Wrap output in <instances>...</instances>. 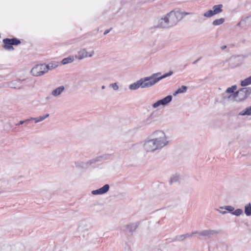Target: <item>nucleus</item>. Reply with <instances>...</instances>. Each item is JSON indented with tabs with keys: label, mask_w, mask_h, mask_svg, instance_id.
Segmentation results:
<instances>
[{
	"label": "nucleus",
	"mask_w": 251,
	"mask_h": 251,
	"mask_svg": "<svg viewBox=\"0 0 251 251\" xmlns=\"http://www.w3.org/2000/svg\"><path fill=\"white\" fill-rule=\"evenodd\" d=\"M169 143V137L162 130H157L143 141V148L147 152L161 150Z\"/></svg>",
	"instance_id": "f257e3e1"
},
{
	"label": "nucleus",
	"mask_w": 251,
	"mask_h": 251,
	"mask_svg": "<svg viewBox=\"0 0 251 251\" xmlns=\"http://www.w3.org/2000/svg\"><path fill=\"white\" fill-rule=\"evenodd\" d=\"M160 73H155L150 76L145 77L141 78L136 82L129 85V89L130 90H135L139 88H146L153 86L161 79L169 76L173 74V72L170 71L162 75Z\"/></svg>",
	"instance_id": "f03ea898"
},
{
	"label": "nucleus",
	"mask_w": 251,
	"mask_h": 251,
	"mask_svg": "<svg viewBox=\"0 0 251 251\" xmlns=\"http://www.w3.org/2000/svg\"><path fill=\"white\" fill-rule=\"evenodd\" d=\"M180 20V14L176 11H172L160 19L158 21L156 26L160 28H169L176 25Z\"/></svg>",
	"instance_id": "7ed1b4c3"
},
{
	"label": "nucleus",
	"mask_w": 251,
	"mask_h": 251,
	"mask_svg": "<svg viewBox=\"0 0 251 251\" xmlns=\"http://www.w3.org/2000/svg\"><path fill=\"white\" fill-rule=\"evenodd\" d=\"M251 94V88H243L227 97H224V99L226 100L242 101L246 100Z\"/></svg>",
	"instance_id": "20e7f679"
},
{
	"label": "nucleus",
	"mask_w": 251,
	"mask_h": 251,
	"mask_svg": "<svg viewBox=\"0 0 251 251\" xmlns=\"http://www.w3.org/2000/svg\"><path fill=\"white\" fill-rule=\"evenodd\" d=\"M47 72L48 69L46 68V65L44 64L36 65L31 71L32 75L36 76L42 75Z\"/></svg>",
	"instance_id": "39448f33"
},
{
	"label": "nucleus",
	"mask_w": 251,
	"mask_h": 251,
	"mask_svg": "<svg viewBox=\"0 0 251 251\" xmlns=\"http://www.w3.org/2000/svg\"><path fill=\"white\" fill-rule=\"evenodd\" d=\"M94 54V50L87 51L85 49H82L78 51L77 54L75 56V57L79 60H81L85 58L92 57Z\"/></svg>",
	"instance_id": "423d86ee"
},
{
	"label": "nucleus",
	"mask_w": 251,
	"mask_h": 251,
	"mask_svg": "<svg viewBox=\"0 0 251 251\" xmlns=\"http://www.w3.org/2000/svg\"><path fill=\"white\" fill-rule=\"evenodd\" d=\"M172 96L171 95H168L165 98L157 100L154 102L152 105V107L153 108H157L160 106H165L168 105L172 100Z\"/></svg>",
	"instance_id": "0eeeda50"
},
{
	"label": "nucleus",
	"mask_w": 251,
	"mask_h": 251,
	"mask_svg": "<svg viewBox=\"0 0 251 251\" xmlns=\"http://www.w3.org/2000/svg\"><path fill=\"white\" fill-rule=\"evenodd\" d=\"M218 231L212 229H206L200 232L196 231L192 232V234H198L200 237H206L210 238L218 234Z\"/></svg>",
	"instance_id": "6e6552de"
},
{
	"label": "nucleus",
	"mask_w": 251,
	"mask_h": 251,
	"mask_svg": "<svg viewBox=\"0 0 251 251\" xmlns=\"http://www.w3.org/2000/svg\"><path fill=\"white\" fill-rule=\"evenodd\" d=\"M109 190V185L108 184H105L101 188L92 191L91 193L93 195H100L105 194Z\"/></svg>",
	"instance_id": "1a4fd4ad"
},
{
	"label": "nucleus",
	"mask_w": 251,
	"mask_h": 251,
	"mask_svg": "<svg viewBox=\"0 0 251 251\" xmlns=\"http://www.w3.org/2000/svg\"><path fill=\"white\" fill-rule=\"evenodd\" d=\"M239 27L251 26V16L242 19L237 24Z\"/></svg>",
	"instance_id": "9d476101"
},
{
	"label": "nucleus",
	"mask_w": 251,
	"mask_h": 251,
	"mask_svg": "<svg viewBox=\"0 0 251 251\" xmlns=\"http://www.w3.org/2000/svg\"><path fill=\"white\" fill-rule=\"evenodd\" d=\"M65 90V87L64 86H60L56 89L52 90L51 92V95L57 97L60 96L62 92Z\"/></svg>",
	"instance_id": "9b49d317"
},
{
	"label": "nucleus",
	"mask_w": 251,
	"mask_h": 251,
	"mask_svg": "<svg viewBox=\"0 0 251 251\" xmlns=\"http://www.w3.org/2000/svg\"><path fill=\"white\" fill-rule=\"evenodd\" d=\"M6 86L10 88L20 89V82L18 80H15L6 83Z\"/></svg>",
	"instance_id": "f8f14e48"
},
{
	"label": "nucleus",
	"mask_w": 251,
	"mask_h": 251,
	"mask_svg": "<svg viewBox=\"0 0 251 251\" xmlns=\"http://www.w3.org/2000/svg\"><path fill=\"white\" fill-rule=\"evenodd\" d=\"M223 5L222 4L215 5L213 6L212 10L213 12L214 15H216L221 13L223 11Z\"/></svg>",
	"instance_id": "ddd939ff"
},
{
	"label": "nucleus",
	"mask_w": 251,
	"mask_h": 251,
	"mask_svg": "<svg viewBox=\"0 0 251 251\" xmlns=\"http://www.w3.org/2000/svg\"><path fill=\"white\" fill-rule=\"evenodd\" d=\"M10 39L6 38L3 39V42L4 44V45L3 47L6 50H13L14 49L12 45L10 43Z\"/></svg>",
	"instance_id": "4468645a"
},
{
	"label": "nucleus",
	"mask_w": 251,
	"mask_h": 251,
	"mask_svg": "<svg viewBox=\"0 0 251 251\" xmlns=\"http://www.w3.org/2000/svg\"><path fill=\"white\" fill-rule=\"evenodd\" d=\"M75 60V57L73 55H70L68 57L62 59L61 63L62 64L65 65L68 63H72Z\"/></svg>",
	"instance_id": "2eb2a0df"
},
{
	"label": "nucleus",
	"mask_w": 251,
	"mask_h": 251,
	"mask_svg": "<svg viewBox=\"0 0 251 251\" xmlns=\"http://www.w3.org/2000/svg\"><path fill=\"white\" fill-rule=\"evenodd\" d=\"M49 116V114H46L45 115L43 116H40L39 117H36V118H31V119L35 121V123H37L39 122H40L41 121H43L45 119L48 118Z\"/></svg>",
	"instance_id": "dca6fc26"
},
{
	"label": "nucleus",
	"mask_w": 251,
	"mask_h": 251,
	"mask_svg": "<svg viewBox=\"0 0 251 251\" xmlns=\"http://www.w3.org/2000/svg\"><path fill=\"white\" fill-rule=\"evenodd\" d=\"M239 115L245 116V115H251V106H249L244 110L241 111L239 113Z\"/></svg>",
	"instance_id": "f3484780"
},
{
	"label": "nucleus",
	"mask_w": 251,
	"mask_h": 251,
	"mask_svg": "<svg viewBox=\"0 0 251 251\" xmlns=\"http://www.w3.org/2000/svg\"><path fill=\"white\" fill-rule=\"evenodd\" d=\"M187 90V87L185 86H182L181 87L179 88L176 91H175L173 95L176 96L178 94L184 93L186 92Z\"/></svg>",
	"instance_id": "a211bd4d"
},
{
	"label": "nucleus",
	"mask_w": 251,
	"mask_h": 251,
	"mask_svg": "<svg viewBox=\"0 0 251 251\" xmlns=\"http://www.w3.org/2000/svg\"><path fill=\"white\" fill-rule=\"evenodd\" d=\"M251 84V75L249 77L241 80V86H247Z\"/></svg>",
	"instance_id": "6ab92c4d"
},
{
	"label": "nucleus",
	"mask_w": 251,
	"mask_h": 251,
	"mask_svg": "<svg viewBox=\"0 0 251 251\" xmlns=\"http://www.w3.org/2000/svg\"><path fill=\"white\" fill-rule=\"evenodd\" d=\"M97 161L96 159H92L86 162H81L80 163V166L83 168H86L92 164L95 163Z\"/></svg>",
	"instance_id": "aec40b11"
},
{
	"label": "nucleus",
	"mask_w": 251,
	"mask_h": 251,
	"mask_svg": "<svg viewBox=\"0 0 251 251\" xmlns=\"http://www.w3.org/2000/svg\"><path fill=\"white\" fill-rule=\"evenodd\" d=\"M224 22H225V19L221 18H220L218 19H216L214 21H213L212 22V24H213V25H216V26L219 25L223 24Z\"/></svg>",
	"instance_id": "412c9836"
},
{
	"label": "nucleus",
	"mask_w": 251,
	"mask_h": 251,
	"mask_svg": "<svg viewBox=\"0 0 251 251\" xmlns=\"http://www.w3.org/2000/svg\"><path fill=\"white\" fill-rule=\"evenodd\" d=\"M245 213L247 216L251 215V204L249 203L245 206Z\"/></svg>",
	"instance_id": "4be33fe9"
},
{
	"label": "nucleus",
	"mask_w": 251,
	"mask_h": 251,
	"mask_svg": "<svg viewBox=\"0 0 251 251\" xmlns=\"http://www.w3.org/2000/svg\"><path fill=\"white\" fill-rule=\"evenodd\" d=\"M220 208L225 209V210L228 211L229 212L231 213L232 214V212H233L234 210V208L233 206H230V205H226V206H221Z\"/></svg>",
	"instance_id": "5701e85b"
},
{
	"label": "nucleus",
	"mask_w": 251,
	"mask_h": 251,
	"mask_svg": "<svg viewBox=\"0 0 251 251\" xmlns=\"http://www.w3.org/2000/svg\"><path fill=\"white\" fill-rule=\"evenodd\" d=\"M237 89L236 85L232 86L230 87H228L226 90V93L227 94H233L234 92V91Z\"/></svg>",
	"instance_id": "b1692460"
},
{
	"label": "nucleus",
	"mask_w": 251,
	"mask_h": 251,
	"mask_svg": "<svg viewBox=\"0 0 251 251\" xmlns=\"http://www.w3.org/2000/svg\"><path fill=\"white\" fill-rule=\"evenodd\" d=\"M192 233L191 234H183L179 236H177L176 239L177 240L179 241H182L184 240L186 238L191 237L192 235Z\"/></svg>",
	"instance_id": "393cba45"
},
{
	"label": "nucleus",
	"mask_w": 251,
	"mask_h": 251,
	"mask_svg": "<svg viewBox=\"0 0 251 251\" xmlns=\"http://www.w3.org/2000/svg\"><path fill=\"white\" fill-rule=\"evenodd\" d=\"M214 15H215L212 10H208L203 14V16L206 18H210Z\"/></svg>",
	"instance_id": "a878e982"
},
{
	"label": "nucleus",
	"mask_w": 251,
	"mask_h": 251,
	"mask_svg": "<svg viewBox=\"0 0 251 251\" xmlns=\"http://www.w3.org/2000/svg\"><path fill=\"white\" fill-rule=\"evenodd\" d=\"M153 118H154V115H153V113H152L147 118V119L145 121V123L146 124H150V123H151L153 120Z\"/></svg>",
	"instance_id": "bb28decb"
},
{
	"label": "nucleus",
	"mask_w": 251,
	"mask_h": 251,
	"mask_svg": "<svg viewBox=\"0 0 251 251\" xmlns=\"http://www.w3.org/2000/svg\"><path fill=\"white\" fill-rule=\"evenodd\" d=\"M109 86L112 88L114 91H118L119 89V85L117 82L110 83Z\"/></svg>",
	"instance_id": "cd10ccee"
},
{
	"label": "nucleus",
	"mask_w": 251,
	"mask_h": 251,
	"mask_svg": "<svg viewBox=\"0 0 251 251\" xmlns=\"http://www.w3.org/2000/svg\"><path fill=\"white\" fill-rule=\"evenodd\" d=\"M243 213V211L241 209H237L235 210H234L232 214L236 216H239Z\"/></svg>",
	"instance_id": "c85d7f7f"
},
{
	"label": "nucleus",
	"mask_w": 251,
	"mask_h": 251,
	"mask_svg": "<svg viewBox=\"0 0 251 251\" xmlns=\"http://www.w3.org/2000/svg\"><path fill=\"white\" fill-rule=\"evenodd\" d=\"M10 43L12 45H17L21 43V42L19 40L16 38H13L12 39H10Z\"/></svg>",
	"instance_id": "c756f323"
},
{
	"label": "nucleus",
	"mask_w": 251,
	"mask_h": 251,
	"mask_svg": "<svg viewBox=\"0 0 251 251\" xmlns=\"http://www.w3.org/2000/svg\"><path fill=\"white\" fill-rule=\"evenodd\" d=\"M179 179V176L178 175L173 176L171 177L170 182L171 183L177 182Z\"/></svg>",
	"instance_id": "7c9ffc66"
},
{
	"label": "nucleus",
	"mask_w": 251,
	"mask_h": 251,
	"mask_svg": "<svg viewBox=\"0 0 251 251\" xmlns=\"http://www.w3.org/2000/svg\"><path fill=\"white\" fill-rule=\"evenodd\" d=\"M137 226L135 224H131L129 225H127L126 226L127 229H129L130 231L132 230V228H133V230L135 229L136 228Z\"/></svg>",
	"instance_id": "2f4dec72"
},
{
	"label": "nucleus",
	"mask_w": 251,
	"mask_h": 251,
	"mask_svg": "<svg viewBox=\"0 0 251 251\" xmlns=\"http://www.w3.org/2000/svg\"><path fill=\"white\" fill-rule=\"evenodd\" d=\"M46 66L48 69V72L49 70H52V69L55 68L57 66L54 65L52 64H50L46 65Z\"/></svg>",
	"instance_id": "473e14b6"
},
{
	"label": "nucleus",
	"mask_w": 251,
	"mask_h": 251,
	"mask_svg": "<svg viewBox=\"0 0 251 251\" xmlns=\"http://www.w3.org/2000/svg\"><path fill=\"white\" fill-rule=\"evenodd\" d=\"M176 12L178 13L181 15V20L185 16L189 14V13L185 12H181L180 11H176Z\"/></svg>",
	"instance_id": "72a5a7b5"
},
{
	"label": "nucleus",
	"mask_w": 251,
	"mask_h": 251,
	"mask_svg": "<svg viewBox=\"0 0 251 251\" xmlns=\"http://www.w3.org/2000/svg\"><path fill=\"white\" fill-rule=\"evenodd\" d=\"M24 123H25V121H20L19 123L16 124V126H19V125H22Z\"/></svg>",
	"instance_id": "f704fd0d"
},
{
	"label": "nucleus",
	"mask_w": 251,
	"mask_h": 251,
	"mask_svg": "<svg viewBox=\"0 0 251 251\" xmlns=\"http://www.w3.org/2000/svg\"><path fill=\"white\" fill-rule=\"evenodd\" d=\"M219 212L223 215H224V214H226V211H221V210H217Z\"/></svg>",
	"instance_id": "c9c22d12"
},
{
	"label": "nucleus",
	"mask_w": 251,
	"mask_h": 251,
	"mask_svg": "<svg viewBox=\"0 0 251 251\" xmlns=\"http://www.w3.org/2000/svg\"><path fill=\"white\" fill-rule=\"evenodd\" d=\"M31 120H32L31 119V118H29V119H26V120H25L24 121H25V122H29V121H31Z\"/></svg>",
	"instance_id": "e433bc0d"
},
{
	"label": "nucleus",
	"mask_w": 251,
	"mask_h": 251,
	"mask_svg": "<svg viewBox=\"0 0 251 251\" xmlns=\"http://www.w3.org/2000/svg\"><path fill=\"white\" fill-rule=\"evenodd\" d=\"M109 32V30H106L104 32V35L107 34Z\"/></svg>",
	"instance_id": "4c0bfd02"
},
{
	"label": "nucleus",
	"mask_w": 251,
	"mask_h": 251,
	"mask_svg": "<svg viewBox=\"0 0 251 251\" xmlns=\"http://www.w3.org/2000/svg\"><path fill=\"white\" fill-rule=\"evenodd\" d=\"M226 48V46H222V47H221V49H222V50H224V49H225Z\"/></svg>",
	"instance_id": "58836bf2"
},
{
	"label": "nucleus",
	"mask_w": 251,
	"mask_h": 251,
	"mask_svg": "<svg viewBox=\"0 0 251 251\" xmlns=\"http://www.w3.org/2000/svg\"><path fill=\"white\" fill-rule=\"evenodd\" d=\"M105 88V86L104 85L102 86V87H101L102 89H104Z\"/></svg>",
	"instance_id": "ea45409f"
},
{
	"label": "nucleus",
	"mask_w": 251,
	"mask_h": 251,
	"mask_svg": "<svg viewBox=\"0 0 251 251\" xmlns=\"http://www.w3.org/2000/svg\"><path fill=\"white\" fill-rule=\"evenodd\" d=\"M50 99V97H47L46 98V100H48Z\"/></svg>",
	"instance_id": "a19ab883"
},
{
	"label": "nucleus",
	"mask_w": 251,
	"mask_h": 251,
	"mask_svg": "<svg viewBox=\"0 0 251 251\" xmlns=\"http://www.w3.org/2000/svg\"><path fill=\"white\" fill-rule=\"evenodd\" d=\"M19 177H20V178H23V177H24V176H19Z\"/></svg>",
	"instance_id": "79ce46f5"
}]
</instances>
